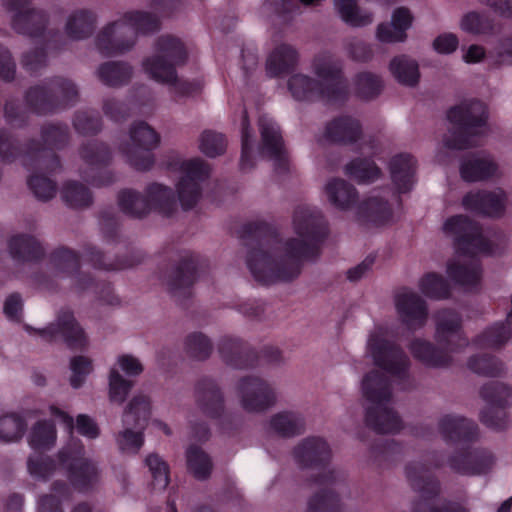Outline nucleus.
<instances>
[{"label": "nucleus", "mask_w": 512, "mask_h": 512, "mask_svg": "<svg viewBox=\"0 0 512 512\" xmlns=\"http://www.w3.org/2000/svg\"><path fill=\"white\" fill-rule=\"evenodd\" d=\"M362 140L361 151L369 155L379 152V143L372 137L362 138V126L359 120L350 115L335 117L325 126L317 137L319 143L354 144Z\"/></svg>", "instance_id": "obj_20"}, {"label": "nucleus", "mask_w": 512, "mask_h": 512, "mask_svg": "<svg viewBox=\"0 0 512 512\" xmlns=\"http://www.w3.org/2000/svg\"><path fill=\"white\" fill-rule=\"evenodd\" d=\"M51 490L52 494H45L39 498L38 512H64L62 503L72 497L70 486L62 480H57L52 483ZM71 512H92V507L87 502H81Z\"/></svg>", "instance_id": "obj_38"}, {"label": "nucleus", "mask_w": 512, "mask_h": 512, "mask_svg": "<svg viewBox=\"0 0 512 512\" xmlns=\"http://www.w3.org/2000/svg\"><path fill=\"white\" fill-rule=\"evenodd\" d=\"M311 69L317 80L302 73L289 77L288 90L295 100H322L336 104L347 99L349 85L343 74L341 59L329 51H324L313 58Z\"/></svg>", "instance_id": "obj_1"}, {"label": "nucleus", "mask_w": 512, "mask_h": 512, "mask_svg": "<svg viewBox=\"0 0 512 512\" xmlns=\"http://www.w3.org/2000/svg\"><path fill=\"white\" fill-rule=\"evenodd\" d=\"M270 428L282 438H292L301 435L305 430L304 418L295 412L283 411L273 415Z\"/></svg>", "instance_id": "obj_44"}, {"label": "nucleus", "mask_w": 512, "mask_h": 512, "mask_svg": "<svg viewBox=\"0 0 512 512\" xmlns=\"http://www.w3.org/2000/svg\"><path fill=\"white\" fill-rule=\"evenodd\" d=\"M200 258H165L160 265L158 278L167 287L169 294L185 305L192 296V286L201 277Z\"/></svg>", "instance_id": "obj_14"}, {"label": "nucleus", "mask_w": 512, "mask_h": 512, "mask_svg": "<svg viewBox=\"0 0 512 512\" xmlns=\"http://www.w3.org/2000/svg\"><path fill=\"white\" fill-rule=\"evenodd\" d=\"M67 136V127L59 125H49L42 132V139L49 149L64 145ZM23 165L28 168L35 166L37 169L53 172L60 167V162L50 150L40 149L32 144L23 156Z\"/></svg>", "instance_id": "obj_25"}, {"label": "nucleus", "mask_w": 512, "mask_h": 512, "mask_svg": "<svg viewBox=\"0 0 512 512\" xmlns=\"http://www.w3.org/2000/svg\"><path fill=\"white\" fill-rule=\"evenodd\" d=\"M480 396L489 405L480 413L482 424L495 431L505 430L509 424L505 408L512 405V388L502 382L491 381L481 387Z\"/></svg>", "instance_id": "obj_19"}, {"label": "nucleus", "mask_w": 512, "mask_h": 512, "mask_svg": "<svg viewBox=\"0 0 512 512\" xmlns=\"http://www.w3.org/2000/svg\"><path fill=\"white\" fill-rule=\"evenodd\" d=\"M226 148V140L221 133L204 131L199 138V149L208 157L222 154Z\"/></svg>", "instance_id": "obj_62"}, {"label": "nucleus", "mask_w": 512, "mask_h": 512, "mask_svg": "<svg viewBox=\"0 0 512 512\" xmlns=\"http://www.w3.org/2000/svg\"><path fill=\"white\" fill-rule=\"evenodd\" d=\"M151 415V403L147 396H134L124 411L122 422L125 430L120 432L117 443L120 450L137 453L144 444L143 430Z\"/></svg>", "instance_id": "obj_18"}, {"label": "nucleus", "mask_w": 512, "mask_h": 512, "mask_svg": "<svg viewBox=\"0 0 512 512\" xmlns=\"http://www.w3.org/2000/svg\"><path fill=\"white\" fill-rule=\"evenodd\" d=\"M222 360L229 366L244 369L253 367L258 362V354L248 343L231 337H224L218 344Z\"/></svg>", "instance_id": "obj_35"}, {"label": "nucleus", "mask_w": 512, "mask_h": 512, "mask_svg": "<svg viewBox=\"0 0 512 512\" xmlns=\"http://www.w3.org/2000/svg\"><path fill=\"white\" fill-rule=\"evenodd\" d=\"M56 461L42 452H35L27 461L29 473L42 480H47L56 470Z\"/></svg>", "instance_id": "obj_59"}, {"label": "nucleus", "mask_w": 512, "mask_h": 512, "mask_svg": "<svg viewBox=\"0 0 512 512\" xmlns=\"http://www.w3.org/2000/svg\"><path fill=\"white\" fill-rule=\"evenodd\" d=\"M213 350L211 340L201 332L189 334L185 339L186 354L196 360H206Z\"/></svg>", "instance_id": "obj_57"}, {"label": "nucleus", "mask_w": 512, "mask_h": 512, "mask_svg": "<svg viewBox=\"0 0 512 512\" xmlns=\"http://www.w3.org/2000/svg\"><path fill=\"white\" fill-rule=\"evenodd\" d=\"M389 70L395 79L406 86H415L419 81V69L415 60L398 56L391 60Z\"/></svg>", "instance_id": "obj_47"}, {"label": "nucleus", "mask_w": 512, "mask_h": 512, "mask_svg": "<svg viewBox=\"0 0 512 512\" xmlns=\"http://www.w3.org/2000/svg\"><path fill=\"white\" fill-rule=\"evenodd\" d=\"M405 473L412 489L419 493V499L413 503L412 512H469L452 501H445L440 507L435 505L441 485L425 463L410 462L405 467Z\"/></svg>", "instance_id": "obj_11"}, {"label": "nucleus", "mask_w": 512, "mask_h": 512, "mask_svg": "<svg viewBox=\"0 0 512 512\" xmlns=\"http://www.w3.org/2000/svg\"><path fill=\"white\" fill-rule=\"evenodd\" d=\"M80 155L85 165L80 172L84 180L93 186H104L113 182V175L105 169L111 159V153L105 144L91 141L81 148Z\"/></svg>", "instance_id": "obj_28"}, {"label": "nucleus", "mask_w": 512, "mask_h": 512, "mask_svg": "<svg viewBox=\"0 0 512 512\" xmlns=\"http://www.w3.org/2000/svg\"><path fill=\"white\" fill-rule=\"evenodd\" d=\"M506 195L503 190L477 191L466 194L462 205L466 210L478 214L499 217L506 208Z\"/></svg>", "instance_id": "obj_34"}, {"label": "nucleus", "mask_w": 512, "mask_h": 512, "mask_svg": "<svg viewBox=\"0 0 512 512\" xmlns=\"http://www.w3.org/2000/svg\"><path fill=\"white\" fill-rule=\"evenodd\" d=\"M187 469L198 480L210 477L213 464L210 456L196 445H190L186 450Z\"/></svg>", "instance_id": "obj_50"}, {"label": "nucleus", "mask_w": 512, "mask_h": 512, "mask_svg": "<svg viewBox=\"0 0 512 512\" xmlns=\"http://www.w3.org/2000/svg\"><path fill=\"white\" fill-rule=\"evenodd\" d=\"M435 341L416 338L409 344L413 357L427 367H447L452 363L450 353L460 352L469 345L463 330L461 315L453 309H442L435 315Z\"/></svg>", "instance_id": "obj_4"}, {"label": "nucleus", "mask_w": 512, "mask_h": 512, "mask_svg": "<svg viewBox=\"0 0 512 512\" xmlns=\"http://www.w3.org/2000/svg\"><path fill=\"white\" fill-rule=\"evenodd\" d=\"M438 429L448 443L466 445L457 449L448 458V466L461 475H482L488 473L495 462L493 454L482 448L471 449L470 444L479 436L478 425L463 416L446 414L440 418Z\"/></svg>", "instance_id": "obj_2"}, {"label": "nucleus", "mask_w": 512, "mask_h": 512, "mask_svg": "<svg viewBox=\"0 0 512 512\" xmlns=\"http://www.w3.org/2000/svg\"><path fill=\"white\" fill-rule=\"evenodd\" d=\"M389 171L396 193L389 189L374 191L359 207L361 217L377 226L393 221L395 207L400 205L398 194L413 188L416 160L407 153L397 154L389 162Z\"/></svg>", "instance_id": "obj_6"}, {"label": "nucleus", "mask_w": 512, "mask_h": 512, "mask_svg": "<svg viewBox=\"0 0 512 512\" xmlns=\"http://www.w3.org/2000/svg\"><path fill=\"white\" fill-rule=\"evenodd\" d=\"M443 232L453 240L454 246L465 253H490V241L485 238L477 223L467 216L456 215L443 224Z\"/></svg>", "instance_id": "obj_22"}, {"label": "nucleus", "mask_w": 512, "mask_h": 512, "mask_svg": "<svg viewBox=\"0 0 512 512\" xmlns=\"http://www.w3.org/2000/svg\"><path fill=\"white\" fill-rule=\"evenodd\" d=\"M383 88L380 76L371 72L358 73L354 78V90L356 95L364 100L377 97Z\"/></svg>", "instance_id": "obj_55"}, {"label": "nucleus", "mask_w": 512, "mask_h": 512, "mask_svg": "<svg viewBox=\"0 0 512 512\" xmlns=\"http://www.w3.org/2000/svg\"><path fill=\"white\" fill-rule=\"evenodd\" d=\"M141 258H50L49 266L54 276L70 279L71 286L78 291L93 289L101 301L109 305L119 303L111 284L106 281L98 283L94 276L83 270L84 267L96 270L120 271L140 263Z\"/></svg>", "instance_id": "obj_5"}, {"label": "nucleus", "mask_w": 512, "mask_h": 512, "mask_svg": "<svg viewBox=\"0 0 512 512\" xmlns=\"http://www.w3.org/2000/svg\"><path fill=\"white\" fill-rule=\"evenodd\" d=\"M345 173L358 183L367 184L377 180L381 170L373 161L357 158L345 166Z\"/></svg>", "instance_id": "obj_52"}, {"label": "nucleus", "mask_w": 512, "mask_h": 512, "mask_svg": "<svg viewBox=\"0 0 512 512\" xmlns=\"http://www.w3.org/2000/svg\"><path fill=\"white\" fill-rule=\"evenodd\" d=\"M299 61L295 47L288 43H279L270 51L266 59V73L269 77H278L294 69Z\"/></svg>", "instance_id": "obj_39"}, {"label": "nucleus", "mask_w": 512, "mask_h": 512, "mask_svg": "<svg viewBox=\"0 0 512 512\" xmlns=\"http://www.w3.org/2000/svg\"><path fill=\"white\" fill-rule=\"evenodd\" d=\"M370 450L376 460L390 464L400 461L406 448L393 439H379L372 443Z\"/></svg>", "instance_id": "obj_54"}, {"label": "nucleus", "mask_w": 512, "mask_h": 512, "mask_svg": "<svg viewBox=\"0 0 512 512\" xmlns=\"http://www.w3.org/2000/svg\"><path fill=\"white\" fill-rule=\"evenodd\" d=\"M159 29L158 17L150 12L131 10L107 24L97 35L96 48L104 56L130 51L138 35L154 33Z\"/></svg>", "instance_id": "obj_8"}, {"label": "nucleus", "mask_w": 512, "mask_h": 512, "mask_svg": "<svg viewBox=\"0 0 512 512\" xmlns=\"http://www.w3.org/2000/svg\"><path fill=\"white\" fill-rule=\"evenodd\" d=\"M339 17L352 27H363L373 22V15L357 6L356 0H334Z\"/></svg>", "instance_id": "obj_45"}, {"label": "nucleus", "mask_w": 512, "mask_h": 512, "mask_svg": "<svg viewBox=\"0 0 512 512\" xmlns=\"http://www.w3.org/2000/svg\"><path fill=\"white\" fill-rule=\"evenodd\" d=\"M26 330L38 333L47 342H55L61 338L72 350H83L87 345L84 330L76 321L73 313L68 310L60 311L56 322L49 324L46 328L34 329L27 325Z\"/></svg>", "instance_id": "obj_26"}, {"label": "nucleus", "mask_w": 512, "mask_h": 512, "mask_svg": "<svg viewBox=\"0 0 512 512\" xmlns=\"http://www.w3.org/2000/svg\"><path fill=\"white\" fill-rule=\"evenodd\" d=\"M7 247L11 256H42L45 252L37 238L24 233L11 235L7 240Z\"/></svg>", "instance_id": "obj_46"}, {"label": "nucleus", "mask_w": 512, "mask_h": 512, "mask_svg": "<svg viewBox=\"0 0 512 512\" xmlns=\"http://www.w3.org/2000/svg\"><path fill=\"white\" fill-rule=\"evenodd\" d=\"M28 185L35 197L41 201H48L56 194V185L49 178L34 174L30 176Z\"/></svg>", "instance_id": "obj_64"}, {"label": "nucleus", "mask_w": 512, "mask_h": 512, "mask_svg": "<svg viewBox=\"0 0 512 512\" xmlns=\"http://www.w3.org/2000/svg\"><path fill=\"white\" fill-rule=\"evenodd\" d=\"M292 229L296 237L269 235L261 243L259 256H308L328 235V225L316 207L299 205L292 215Z\"/></svg>", "instance_id": "obj_3"}, {"label": "nucleus", "mask_w": 512, "mask_h": 512, "mask_svg": "<svg viewBox=\"0 0 512 512\" xmlns=\"http://www.w3.org/2000/svg\"><path fill=\"white\" fill-rule=\"evenodd\" d=\"M61 196L67 205L74 208L88 206L92 200L89 190L77 182L65 183Z\"/></svg>", "instance_id": "obj_60"}, {"label": "nucleus", "mask_w": 512, "mask_h": 512, "mask_svg": "<svg viewBox=\"0 0 512 512\" xmlns=\"http://www.w3.org/2000/svg\"><path fill=\"white\" fill-rule=\"evenodd\" d=\"M259 129L262 138V153L274 161L276 170L279 172L288 170L289 161L277 123L268 115H262L259 118Z\"/></svg>", "instance_id": "obj_33"}, {"label": "nucleus", "mask_w": 512, "mask_h": 512, "mask_svg": "<svg viewBox=\"0 0 512 512\" xmlns=\"http://www.w3.org/2000/svg\"><path fill=\"white\" fill-rule=\"evenodd\" d=\"M325 192L328 201L341 210L349 209L358 198V193L353 185L340 178L329 180L325 185Z\"/></svg>", "instance_id": "obj_43"}, {"label": "nucleus", "mask_w": 512, "mask_h": 512, "mask_svg": "<svg viewBox=\"0 0 512 512\" xmlns=\"http://www.w3.org/2000/svg\"><path fill=\"white\" fill-rule=\"evenodd\" d=\"M421 293L432 300L449 299L451 296V287L448 281L436 272L424 274L419 281Z\"/></svg>", "instance_id": "obj_49"}, {"label": "nucleus", "mask_w": 512, "mask_h": 512, "mask_svg": "<svg viewBox=\"0 0 512 512\" xmlns=\"http://www.w3.org/2000/svg\"><path fill=\"white\" fill-rule=\"evenodd\" d=\"M0 267V280L4 283L12 280L24 281L31 279L41 282L39 270L43 258H4Z\"/></svg>", "instance_id": "obj_36"}, {"label": "nucleus", "mask_w": 512, "mask_h": 512, "mask_svg": "<svg viewBox=\"0 0 512 512\" xmlns=\"http://www.w3.org/2000/svg\"><path fill=\"white\" fill-rule=\"evenodd\" d=\"M97 76L108 86L126 84L132 76V67L125 62H106L99 66Z\"/></svg>", "instance_id": "obj_48"}, {"label": "nucleus", "mask_w": 512, "mask_h": 512, "mask_svg": "<svg viewBox=\"0 0 512 512\" xmlns=\"http://www.w3.org/2000/svg\"><path fill=\"white\" fill-rule=\"evenodd\" d=\"M305 258H246V266L261 285L291 281L302 269Z\"/></svg>", "instance_id": "obj_24"}, {"label": "nucleus", "mask_w": 512, "mask_h": 512, "mask_svg": "<svg viewBox=\"0 0 512 512\" xmlns=\"http://www.w3.org/2000/svg\"><path fill=\"white\" fill-rule=\"evenodd\" d=\"M77 95V88L72 82L56 78L45 86L32 87L26 94V102L36 113L45 114L57 105H70Z\"/></svg>", "instance_id": "obj_21"}, {"label": "nucleus", "mask_w": 512, "mask_h": 512, "mask_svg": "<svg viewBox=\"0 0 512 512\" xmlns=\"http://www.w3.org/2000/svg\"><path fill=\"white\" fill-rule=\"evenodd\" d=\"M11 14L12 28L19 34L37 38L43 35L47 23L46 14L31 6L30 0H1Z\"/></svg>", "instance_id": "obj_27"}, {"label": "nucleus", "mask_w": 512, "mask_h": 512, "mask_svg": "<svg viewBox=\"0 0 512 512\" xmlns=\"http://www.w3.org/2000/svg\"><path fill=\"white\" fill-rule=\"evenodd\" d=\"M118 202L121 210L132 217H142L150 210L171 217L177 211L173 190L160 183L149 184L145 189V196L134 190H123L119 194Z\"/></svg>", "instance_id": "obj_12"}, {"label": "nucleus", "mask_w": 512, "mask_h": 512, "mask_svg": "<svg viewBox=\"0 0 512 512\" xmlns=\"http://www.w3.org/2000/svg\"><path fill=\"white\" fill-rule=\"evenodd\" d=\"M512 336V322H496L478 334L472 344L476 348L501 349Z\"/></svg>", "instance_id": "obj_41"}, {"label": "nucleus", "mask_w": 512, "mask_h": 512, "mask_svg": "<svg viewBox=\"0 0 512 512\" xmlns=\"http://www.w3.org/2000/svg\"><path fill=\"white\" fill-rule=\"evenodd\" d=\"M395 307L401 323L409 331L414 332L425 326L428 306L416 292L403 288L395 295Z\"/></svg>", "instance_id": "obj_30"}, {"label": "nucleus", "mask_w": 512, "mask_h": 512, "mask_svg": "<svg viewBox=\"0 0 512 512\" xmlns=\"http://www.w3.org/2000/svg\"><path fill=\"white\" fill-rule=\"evenodd\" d=\"M497 165L490 155L480 152L465 156L460 164L461 178L466 182H478L491 178Z\"/></svg>", "instance_id": "obj_37"}, {"label": "nucleus", "mask_w": 512, "mask_h": 512, "mask_svg": "<svg viewBox=\"0 0 512 512\" xmlns=\"http://www.w3.org/2000/svg\"><path fill=\"white\" fill-rule=\"evenodd\" d=\"M56 441L55 426L46 420L38 421L29 435V445L35 452L49 450Z\"/></svg>", "instance_id": "obj_51"}, {"label": "nucleus", "mask_w": 512, "mask_h": 512, "mask_svg": "<svg viewBox=\"0 0 512 512\" xmlns=\"http://www.w3.org/2000/svg\"><path fill=\"white\" fill-rule=\"evenodd\" d=\"M133 386V382L124 379L117 369L112 368L109 374V395L113 402L123 403Z\"/></svg>", "instance_id": "obj_63"}, {"label": "nucleus", "mask_w": 512, "mask_h": 512, "mask_svg": "<svg viewBox=\"0 0 512 512\" xmlns=\"http://www.w3.org/2000/svg\"><path fill=\"white\" fill-rule=\"evenodd\" d=\"M26 427V421L20 415H4L0 418V439L5 442L17 441L24 435Z\"/></svg>", "instance_id": "obj_56"}, {"label": "nucleus", "mask_w": 512, "mask_h": 512, "mask_svg": "<svg viewBox=\"0 0 512 512\" xmlns=\"http://www.w3.org/2000/svg\"><path fill=\"white\" fill-rule=\"evenodd\" d=\"M460 27L467 33L480 35L492 32L494 24L493 20L486 14L469 12L461 19Z\"/></svg>", "instance_id": "obj_58"}, {"label": "nucleus", "mask_w": 512, "mask_h": 512, "mask_svg": "<svg viewBox=\"0 0 512 512\" xmlns=\"http://www.w3.org/2000/svg\"><path fill=\"white\" fill-rule=\"evenodd\" d=\"M468 368L482 376L498 377L504 371V364L497 357L490 354H477L468 359Z\"/></svg>", "instance_id": "obj_53"}, {"label": "nucleus", "mask_w": 512, "mask_h": 512, "mask_svg": "<svg viewBox=\"0 0 512 512\" xmlns=\"http://www.w3.org/2000/svg\"><path fill=\"white\" fill-rule=\"evenodd\" d=\"M237 391L243 408L248 412H262L272 407L276 401L273 388L263 379L246 376L239 380Z\"/></svg>", "instance_id": "obj_29"}, {"label": "nucleus", "mask_w": 512, "mask_h": 512, "mask_svg": "<svg viewBox=\"0 0 512 512\" xmlns=\"http://www.w3.org/2000/svg\"><path fill=\"white\" fill-rule=\"evenodd\" d=\"M166 166L181 174L175 185L181 207L184 210L193 208L202 195L203 183L210 177V166L201 158L185 160L174 154L169 156Z\"/></svg>", "instance_id": "obj_13"}, {"label": "nucleus", "mask_w": 512, "mask_h": 512, "mask_svg": "<svg viewBox=\"0 0 512 512\" xmlns=\"http://www.w3.org/2000/svg\"><path fill=\"white\" fill-rule=\"evenodd\" d=\"M450 261L447 265V274L449 278L457 285L467 289L477 288L480 285L482 278V268L479 262L480 258H474L470 264H461L455 261Z\"/></svg>", "instance_id": "obj_40"}, {"label": "nucleus", "mask_w": 512, "mask_h": 512, "mask_svg": "<svg viewBox=\"0 0 512 512\" xmlns=\"http://www.w3.org/2000/svg\"><path fill=\"white\" fill-rule=\"evenodd\" d=\"M364 398L371 403L365 409V424L377 434H397L403 429L399 414L388 404L392 399L391 381L384 373L372 370L362 380Z\"/></svg>", "instance_id": "obj_10"}, {"label": "nucleus", "mask_w": 512, "mask_h": 512, "mask_svg": "<svg viewBox=\"0 0 512 512\" xmlns=\"http://www.w3.org/2000/svg\"><path fill=\"white\" fill-rule=\"evenodd\" d=\"M145 463L152 475L153 489L164 490L170 482L168 464L157 454L146 457Z\"/></svg>", "instance_id": "obj_61"}, {"label": "nucleus", "mask_w": 512, "mask_h": 512, "mask_svg": "<svg viewBox=\"0 0 512 512\" xmlns=\"http://www.w3.org/2000/svg\"><path fill=\"white\" fill-rule=\"evenodd\" d=\"M345 481V473L336 469L311 476L309 484L319 487V490L309 498L307 512H342L341 499L336 489Z\"/></svg>", "instance_id": "obj_23"}, {"label": "nucleus", "mask_w": 512, "mask_h": 512, "mask_svg": "<svg viewBox=\"0 0 512 512\" xmlns=\"http://www.w3.org/2000/svg\"><path fill=\"white\" fill-rule=\"evenodd\" d=\"M96 23L97 16L94 12L79 9L68 16L65 24V33L72 40H83L92 35Z\"/></svg>", "instance_id": "obj_42"}, {"label": "nucleus", "mask_w": 512, "mask_h": 512, "mask_svg": "<svg viewBox=\"0 0 512 512\" xmlns=\"http://www.w3.org/2000/svg\"><path fill=\"white\" fill-rule=\"evenodd\" d=\"M196 404L200 411L223 427L230 419L225 412L224 396L218 384L210 378L200 379L195 386Z\"/></svg>", "instance_id": "obj_31"}, {"label": "nucleus", "mask_w": 512, "mask_h": 512, "mask_svg": "<svg viewBox=\"0 0 512 512\" xmlns=\"http://www.w3.org/2000/svg\"><path fill=\"white\" fill-rule=\"evenodd\" d=\"M187 52L183 43L173 36H161L155 54L142 61V69L152 80L168 85L175 98L190 96L201 88L199 81L179 79L176 68L185 63Z\"/></svg>", "instance_id": "obj_7"}, {"label": "nucleus", "mask_w": 512, "mask_h": 512, "mask_svg": "<svg viewBox=\"0 0 512 512\" xmlns=\"http://www.w3.org/2000/svg\"><path fill=\"white\" fill-rule=\"evenodd\" d=\"M451 124L449 132L444 136L441 147L436 152V160L445 162L442 150H463L478 144L485 131L487 111L485 105L478 100H467L452 107L447 113Z\"/></svg>", "instance_id": "obj_9"}, {"label": "nucleus", "mask_w": 512, "mask_h": 512, "mask_svg": "<svg viewBox=\"0 0 512 512\" xmlns=\"http://www.w3.org/2000/svg\"><path fill=\"white\" fill-rule=\"evenodd\" d=\"M85 448L80 440H72L57 455L59 464L66 469L70 484L79 492L85 493L98 481L96 464L84 457Z\"/></svg>", "instance_id": "obj_16"}, {"label": "nucleus", "mask_w": 512, "mask_h": 512, "mask_svg": "<svg viewBox=\"0 0 512 512\" xmlns=\"http://www.w3.org/2000/svg\"><path fill=\"white\" fill-rule=\"evenodd\" d=\"M160 137L145 122H135L129 130V140L119 146L126 162L138 171L150 170L155 162L152 151L158 147Z\"/></svg>", "instance_id": "obj_15"}, {"label": "nucleus", "mask_w": 512, "mask_h": 512, "mask_svg": "<svg viewBox=\"0 0 512 512\" xmlns=\"http://www.w3.org/2000/svg\"><path fill=\"white\" fill-rule=\"evenodd\" d=\"M293 456L300 467L320 470L330 464L332 453L323 438L310 436L295 446Z\"/></svg>", "instance_id": "obj_32"}, {"label": "nucleus", "mask_w": 512, "mask_h": 512, "mask_svg": "<svg viewBox=\"0 0 512 512\" xmlns=\"http://www.w3.org/2000/svg\"><path fill=\"white\" fill-rule=\"evenodd\" d=\"M368 348L377 367L397 378L402 383L403 389L411 387L410 361L397 343L379 335H371Z\"/></svg>", "instance_id": "obj_17"}]
</instances>
